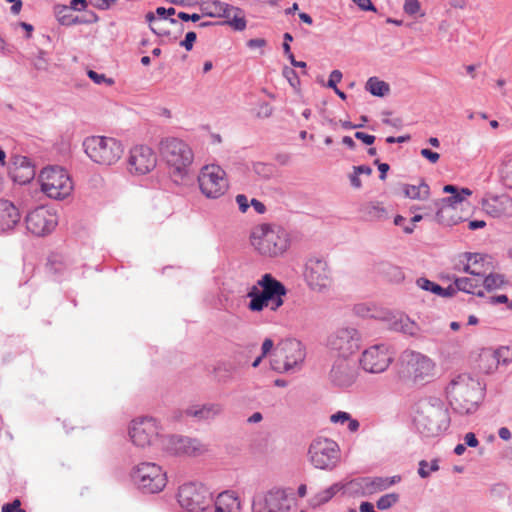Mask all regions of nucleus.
Wrapping results in <instances>:
<instances>
[{"instance_id":"1","label":"nucleus","mask_w":512,"mask_h":512,"mask_svg":"<svg viewBox=\"0 0 512 512\" xmlns=\"http://www.w3.org/2000/svg\"><path fill=\"white\" fill-rule=\"evenodd\" d=\"M485 384L469 374H460L451 380L446 393L452 409L461 415L474 413L484 397Z\"/></svg>"},{"instance_id":"2","label":"nucleus","mask_w":512,"mask_h":512,"mask_svg":"<svg viewBox=\"0 0 512 512\" xmlns=\"http://www.w3.org/2000/svg\"><path fill=\"white\" fill-rule=\"evenodd\" d=\"M158 150L161 160L168 166L174 181L182 180L193 162L192 149L181 139L167 137L160 141Z\"/></svg>"},{"instance_id":"3","label":"nucleus","mask_w":512,"mask_h":512,"mask_svg":"<svg viewBox=\"0 0 512 512\" xmlns=\"http://www.w3.org/2000/svg\"><path fill=\"white\" fill-rule=\"evenodd\" d=\"M252 245L264 256L282 255L290 244L287 231L276 225L262 224L251 235Z\"/></svg>"},{"instance_id":"4","label":"nucleus","mask_w":512,"mask_h":512,"mask_svg":"<svg viewBox=\"0 0 512 512\" xmlns=\"http://www.w3.org/2000/svg\"><path fill=\"white\" fill-rule=\"evenodd\" d=\"M84 151L95 163L110 166L115 164L123 154V145L112 137L91 136L83 142Z\"/></svg>"},{"instance_id":"5","label":"nucleus","mask_w":512,"mask_h":512,"mask_svg":"<svg viewBox=\"0 0 512 512\" xmlns=\"http://www.w3.org/2000/svg\"><path fill=\"white\" fill-rule=\"evenodd\" d=\"M41 190L49 197L61 200L73 190L72 180L66 170L59 166L45 167L39 174Z\"/></svg>"},{"instance_id":"6","label":"nucleus","mask_w":512,"mask_h":512,"mask_svg":"<svg viewBox=\"0 0 512 512\" xmlns=\"http://www.w3.org/2000/svg\"><path fill=\"white\" fill-rule=\"evenodd\" d=\"M415 422L424 437H437L450 426L449 412L442 405H428L418 412Z\"/></svg>"},{"instance_id":"7","label":"nucleus","mask_w":512,"mask_h":512,"mask_svg":"<svg viewBox=\"0 0 512 512\" xmlns=\"http://www.w3.org/2000/svg\"><path fill=\"white\" fill-rule=\"evenodd\" d=\"M434 363L427 356L415 352L405 351L399 361V377L418 383L433 376Z\"/></svg>"},{"instance_id":"8","label":"nucleus","mask_w":512,"mask_h":512,"mask_svg":"<svg viewBox=\"0 0 512 512\" xmlns=\"http://www.w3.org/2000/svg\"><path fill=\"white\" fill-rule=\"evenodd\" d=\"M131 478L138 489L145 494L159 493L167 484L166 473L153 462H142L136 465L132 469Z\"/></svg>"},{"instance_id":"9","label":"nucleus","mask_w":512,"mask_h":512,"mask_svg":"<svg viewBox=\"0 0 512 512\" xmlns=\"http://www.w3.org/2000/svg\"><path fill=\"white\" fill-rule=\"evenodd\" d=\"M308 456L315 468L331 471L340 460V449L334 440L318 437L310 444Z\"/></svg>"},{"instance_id":"10","label":"nucleus","mask_w":512,"mask_h":512,"mask_svg":"<svg viewBox=\"0 0 512 512\" xmlns=\"http://www.w3.org/2000/svg\"><path fill=\"white\" fill-rule=\"evenodd\" d=\"M304 358L302 343L296 339H286L278 344L275 358L270 361V367L278 373L288 372L303 362Z\"/></svg>"},{"instance_id":"11","label":"nucleus","mask_w":512,"mask_h":512,"mask_svg":"<svg viewBox=\"0 0 512 512\" xmlns=\"http://www.w3.org/2000/svg\"><path fill=\"white\" fill-rule=\"evenodd\" d=\"M178 503L189 512L207 511L213 502L211 492L202 484L186 483L179 487Z\"/></svg>"},{"instance_id":"12","label":"nucleus","mask_w":512,"mask_h":512,"mask_svg":"<svg viewBox=\"0 0 512 512\" xmlns=\"http://www.w3.org/2000/svg\"><path fill=\"white\" fill-rule=\"evenodd\" d=\"M225 172L219 166H205L198 176L201 192L207 198H218L225 193L228 182L224 178Z\"/></svg>"},{"instance_id":"13","label":"nucleus","mask_w":512,"mask_h":512,"mask_svg":"<svg viewBox=\"0 0 512 512\" xmlns=\"http://www.w3.org/2000/svg\"><path fill=\"white\" fill-rule=\"evenodd\" d=\"M293 500L285 489L273 488L254 498L252 512H290Z\"/></svg>"},{"instance_id":"14","label":"nucleus","mask_w":512,"mask_h":512,"mask_svg":"<svg viewBox=\"0 0 512 512\" xmlns=\"http://www.w3.org/2000/svg\"><path fill=\"white\" fill-rule=\"evenodd\" d=\"M263 298L264 304L272 311H277L284 304L287 294L285 285L270 273L264 274L256 283Z\"/></svg>"},{"instance_id":"15","label":"nucleus","mask_w":512,"mask_h":512,"mask_svg":"<svg viewBox=\"0 0 512 512\" xmlns=\"http://www.w3.org/2000/svg\"><path fill=\"white\" fill-rule=\"evenodd\" d=\"M360 334L355 328H342L329 337L328 346L338 358L348 359L360 349Z\"/></svg>"},{"instance_id":"16","label":"nucleus","mask_w":512,"mask_h":512,"mask_svg":"<svg viewBox=\"0 0 512 512\" xmlns=\"http://www.w3.org/2000/svg\"><path fill=\"white\" fill-rule=\"evenodd\" d=\"M159 425L153 417H143L131 422L129 436L134 445L144 448L159 436Z\"/></svg>"},{"instance_id":"17","label":"nucleus","mask_w":512,"mask_h":512,"mask_svg":"<svg viewBox=\"0 0 512 512\" xmlns=\"http://www.w3.org/2000/svg\"><path fill=\"white\" fill-rule=\"evenodd\" d=\"M305 277L311 289L319 292L327 289L332 282L327 262L318 257L310 258L307 261Z\"/></svg>"},{"instance_id":"18","label":"nucleus","mask_w":512,"mask_h":512,"mask_svg":"<svg viewBox=\"0 0 512 512\" xmlns=\"http://www.w3.org/2000/svg\"><path fill=\"white\" fill-rule=\"evenodd\" d=\"M163 447L168 453L176 456H196L205 451L199 440L181 435L165 437Z\"/></svg>"},{"instance_id":"19","label":"nucleus","mask_w":512,"mask_h":512,"mask_svg":"<svg viewBox=\"0 0 512 512\" xmlns=\"http://www.w3.org/2000/svg\"><path fill=\"white\" fill-rule=\"evenodd\" d=\"M156 162L155 153L148 146L139 145L130 150L128 167L131 173L146 174L155 168Z\"/></svg>"},{"instance_id":"20","label":"nucleus","mask_w":512,"mask_h":512,"mask_svg":"<svg viewBox=\"0 0 512 512\" xmlns=\"http://www.w3.org/2000/svg\"><path fill=\"white\" fill-rule=\"evenodd\" d=\"M27 230L35 236H45L51 233L57 222L45 208L38 207L25 217Z\"/></svg>"},{"instance_id":"21","label":"nucleus","mask_w":512,"mask_h":512,"mask_svg":"<svg viewBox=\"0 0 512 512\" xmlns=\"http://www.w3.org/2000/svg\"><path fill=\"white\" fill-rule=\"evenodd\" d=\"M7 170L11 180L20 185L30 183L36 175L35 165L29 157L23 155H13Z\"/></svg>"},{"instance_id":"22","label":"nucleus","mask_w":512,"mask_h":512,"mask_svg":"<svg viewBox=\"0 0 512 512\" xmlns=\"http://www.w3.org/2000/svg\"><path fill=\"white\" fill-rule=\"evenodd\" d=\"M391 360L384 347L377 345L366 349L359 361L365 371L381 373L389 367Z\"/></svg>"},{"instance_id":"23","label":"nucleus","mask_w":512,"mask_h":512,"mask_svg":"<svg viewBox=\"0 0 512 512\" xmlns=\"http://www.w3.org/2000/svg\"><path fill=\"white\" fill-rule=\"evenodd\" d=\"M356 379L354 364L349 359L337 358L329 372V380L336 387H349Z\"/></svg>"},{"instance_id":"24","label":"nucleus","mask_w":512,"mask_h":512,"mask_svg":"<svg viewBox=\"0 0 512 512\" xmlns=\"http://www.w3.org/2000/svg\"><path fill=\"white\" fill-rule=\"evenodd\" d=\"M481 363L491 362L489 366L480 365V370L486 374L493 373L500 364L509 365L512 363V350L507 346H501L496 350L486 349L480 354Z\"/></svg>"},{"instance_id":"25","label":"nucleus","mask_w":512,"mask_h":512,"mask_svg":"<svg viewBox=\"0 0 512 512\" xmlns=\"http://www.w3.org/2000/svg\"><path fill=\"white\" fill-rule=\"evenodd\" d=\"M482 209L493 218L512 216V199L508 195H495L481 201Z\"/></svg>"},{"instance_id":"26","label":"nucleus","mask_w":512,"mask_h":512,"mask_svg":"<svg viewBox=\"0 0 512 512\" xmlns=\"http://www.w3.org/2000/svg\"><path fill=\"white\" fill-rule=\"evenodd\" d=\"M20 219L19 209L9 200L0 199V232L13 229Z\"/></svg>"},{"instance_id":"27","label":"nucleus","mask_w":512,"mask_h":512,"mask_svg":"<svg viewBox=\"0 0 512 512\" xmlns=\"http://www.w3.org/2000/svg\"><path fill=\"white\" fill-rule=\"evenodd\" d=\"M213 512H238L241 508L240 501L233 491H224L213 499L210 506Z\"/></svg>"},{"instance_id":"28","label":"nucleus","mask_w":512,"mask_h":512,"mask_svg":"<svg viewBox=\"0 0 512 512\" xmlns=\"http://www.w3.org/2000/svg\"><path fill=\"white\" fill-rule=\"evenodd\" d=\"M223 411V406L219 403H207L201 406H191L184 411L188 417H194L198 420H209L219 415Z\"/></svg>"},{"instance_id":"29","label":"nucleus","mask_w":512,"mask_h":512,"mask_svg":"<svg viewBox=\"0 0 512 512\" xmlns=\"http://www.w3.org/2000/svg\"><path fill=\"white\" fill-rule=\"evenodd\" d=\"M358 211L361 219L368 222L381 221L388 217L385 207L379 202L363 203Z\"/></svg>"},{"instance_id":"30","label":"nucleus","mask_w":512,"mask_h":512,"mask_svg":"<svg viewBox=\"0 0 512 512\" xmlns=\"http://www.w3.org/2000/svg\"><path fill=\"white\" fill-rule=\"evenodd\" d=\"M376 272L390 282L399 283L404 279L402 269L389 262H380L376 265Z\"/></svg>"},{"instance_id":"31","label":"nucleus","mask_w":512,"mask_h":512,"mask_svg":"<svg viewBox=\"0 0 512 512\" xmlns=\"http://www.w3.org/2000/svg\"><path fill=\"white\" fill-rule=\"evenodd\" d=\"M454 285L458 291H462L468 294L475 295L477 297H484L485 293L483 290L476 291L475 289L481 286V280L468 278V277H454Z\"/></svg>"},{"instance_id":"32","label":"nucleus","mask_w":512,"mask_h":512,"mask_svg":"<svg viewBox=\"0 0 512 512\" xmlns=\"http://www.w3.org/2000/svg\"><path fill=\"white\" fill-rule=\"evenodd\" d=\"M455 207H439L436 211L434 219L441 225L453 226L466 219L455 215Z\"/></svg>"},{"instance_id":"33","label":"nucleus","mask_w":512,"mask_h":512,"mask_svg":"<svg viewBox=\"0 0 512 512\" xmlns=\"http://www.w3.org/2000/svg\"><path fill=\"white\" fill-rule=\"evenodd\" d=\"M365 89L373 96L384 97L390 92V86L387 82L380 80L378 77H370L365 85Z\"/></svg>"},{"instance_id":"34","label":"nucleus","mask_w":512,"mask_h":512,"mask_svg":"<svg viewBox=\"0 0 512 512\" xmlns=\"http://www.w3.org/2000/svg\"><path fill=\"white\" fill-rule=\"evenodd\" d=\"M246 297L250 299L249 303L247 304V308L251 312H261L266 308L263 298L259 292L258 285L255 284L251 286L248 289Z\"/></svg>"},{"instance_id":"35","label":"nucleus","mask_w":512,"mask_h":512,"mask_svg":"<svg viewBox=\"0 0 512 512\" xmlns=\"http://www.w3.org/2000/svg\"><path fill=\"white\" fill-rule=\"evenodd\" d=\"M232 11L234 12L233 17L230 16L229 19L221 22L220 24H227L236 31H243L246 28L244 11L241 8L235 6H233Z\"/></svg>"},{"instance_id":"36","label":"nucleus","mask_w":512,"mask_h":512,"mask_svg":"<svg viewBox=\"0 0 512 512\" xmlns=\"http://www.w3.org/2000/svg\"><path fill=\"white\" fill-rule=\"evenodd\" d=\"M73 10L66 5H56L54 7V13L61 25L71 26L74 25L75 15L72 12Z\"/></svg>"},{"instance_id":"37","label":"nucleus","mask_w":512,"mask_h":512,"mask_svg":"<svg viewBox=\"0 0 512 512\" xmlns=\"http://www.w3.org/2000/svg\"><path fill=\"white\" fill-rule=\"evenodd\" d=\"M208 4L214 7L215 13H203L204 16L209 17H221L225 19H229L230 13L232 12L233 6L222 2L220 0H211L207 2Z\"/></svg>"},{"instance_id":"38","label":"nucleus","mask_w":512,"mask_h":512,"mask_svg":"<svg viewBox=\"0 0 512 512\" xmlns=\"http://www.w3.org/2000/svg\"><path fill=\"white\" fill-rule=\"evenodd\" d=\"M480 277L483 278L482 285L489 292L501 288L505 284L504 275L502 274L490 273Z\"/></svg>"},{"instance_id":"39","label":"nucleus","mask_w":512,"mask_h":512,"mask_svg":"<svg viewBox=\"0 0 512 512\" xmlns=\"http://www.w3.org/2000/svg\"><path fill=\"white\" fill-rule=\"evenodd\" d=\"M395 330L401 331L402 333L416 337L418 336L419 327L418 325L411 321L409 318L400 319L399 322L394 323Z\"/></svg>"},{"instance_id":"40","label":"nucleus","mask_w":512,"mask_h":512,"mask_svg":"<svg viewBox=\"0 0 512 512\" xmlns=\"http://www.w3.org/2000/svg\"><path fill=\"white\" fill-rule=\"evenodd\" d=\"M46 269L51 274H61L65 269V264L63 262L62 256L59 254H51L48 257Z\"/></svg>"},{"instance_id":"41","label":"nucleus","mask_w":512,"mask_h":512,"mask_svg":"<svg viewBox=\"0 0 512 512\" xmlns=\"http://www.w3.org/2000/svg\"><path fill=\"white\" fill-rule=\"evenodd\" d=\"M500 175L504 185L512 189V155L508 156L502 163Z\"/></svg>"},{"instance_id":"42","label":"nucleus","mask_w":512,"mask_h":512,"mask_svg":"<svg viewBox=\"0 0 512 512\" xmlns=\"http://www.w3.org/2000/svg\"><path fill=\"white\" fill-rule=\"evenodd\" d=\"M439 460L433 459L430 463L426 460H421L419 462L418 474L421 478L426 479L430 477L432 472H436L439 470Z\"/></svg>"},{"instance_id":"43","label":"nucleus","mask_w":512,"mask_h":512,"mask_svg":"<svg viewBox=\"0 0 512 512\" xmlns=\"http://www.w3.org/2000/svg\"><path fill=\"white\" fill-rule=\"evenodd\" d=\"M365 487L370 493L388 489L385 477L365 478Z\"/></svg>"},{"instance_id":"44","label":"nucleus","mask_w":512,"mask_h":512,"mask_svg":"<svg viewBox=\"0 0 512 512\" xmlns=\"http://www.w3.org/2000/svg\"><path fill=\"white\" fill-rule=\"evenodd\" d=\"M399 501V494L389 493L381 496L376 503L379 510H387Z\"/></svg>"},{"instance_id":"45","label":"nucleus","mask_w":512,"mask_h":512,"mask_svg":"<svg viewBox=\"0 0 512 512\" xmlns=\"http://www.w3.org/2000/svg\"><path fill=\"white\" fill-rule=\"evenodd\" d=\"M146 21L149 23L150 29L153 33L158 36H168L170 32L158 25L159 20L155 16L154 12H148L145 16Z\"/></svg>"},{"instance_id":"46","label":"nucleus","mask_w":512,"mask_h":512,"mask_svg":"<svg viewBox=\"0 0 512 512\" xmlns=\"http://www.w3.org/2000/svg\"><path fill=\"white\" fill-rule=\"evenodd\" d=\"M466 261L471 263L472 268H480L484 266L485 261L487 260L488 256L481 254V253H470L465 252L462 255Z\"/></svg>"},{"instance_id":"47","label":"nucleus","mask_w":512,"mask_h":512,"mask_svg":"<svg viewBox=\"0 0 512 512\" xmlns=\"http://www.w3.org/2000/svg\"><path fill=\"white\" fill-rule=\"evenodd\" d=\"M416 284L419 288L429 291L435 295L438 294L439 291H442V286L438 283L433 282L425 277H420L416 280Z\"/></svg>"},{"instance_id":"48","label":"nucleus","mask_w":512,"mask_h":512,"mask_svg":"<svg viewBox=\"0 0 512 512\" xmlns=\"http://www.w3.org/2000/svg\"><path fill=\"white\" fill-rule=\"evenodd\" d=\"M282 75L284 76V78L289 82V84L293 88L296 89L299 87L300 79H299L298 73L293 68H291L289 66H284V68L282 70Z\"/></svg>"},{"instance_id":"49","label":"nucleus","mask_w":512,"mask_h":512,"mask_svg":"<svg viewBox=\"0 0 512 512\" xmlns=\"http://www.w3.org/2000/svg\"><path fill=\"white\" fill-rule=\"evenodd\" d=\"M462 203V197L457 194H451L448 197L442 198L435 202V207H455L456 204Z\"/></svg>"},{"instance_id":"50","label":"nucleus","mask_w":512,"mask_h":512,"mask_svg":"<svg viewBox=\"0 0 512 512\" xmlns=\"http://www.w3.org/2000/svg\"><path fill=\"white\" fill-rule=\"evenodd\" d=\"M99 20L98 15L92 11H85V13L81 16L75 15V22L74 25L78 24H92L96 23Z\"/></svg>"},{"instance_id":"51","label":"nucleus","mask_w":512,"mask_h":512,"mask_svg":"<svg viewBox=\"0 0 512 512\" xmlns=\"http://www.w3.org/2000/svg\"><path fill=\"white\" fill-rule=\"evenodd\" d=\"M87 75L96 84L106 83L108 86L114 84V80L112 78H107L105 74L97 73L94 70L89 69L87 71Z\"/></svg>"},{"instance_id":"52","label":"nucleus","mask_w":512,"mask_h":512,"mask_svg":"<svg viewBox=\"0 0 512 512\" xmlns=\"http://www.w3.org/2000/svg\"><path fill=\"white\" fill-rule=\"evenodd\" d=\"M404 195L410 199L422 200L421 187L405 184L403 188Z\"/></svg>"},{"instance_id":"53","label":"nucleus","mask_w":512,"mask_h":512,"mask_svg":"<svg viewBox=\"0 0 512 512\" xmlns=\"http://www.w3.org/2000/svg\"><path fill=\"white\" fill-rule=\"evenodd\" d=\"M330 499L331 498L329 496V493L326 492L325 490H323V491L317 493L315 496H313L310 499V505L313 508H316V507H319V506L327 503Z\"/></svg>"},{"instance_id":"54","label":"nucleus","mask_w":512,"mask_h":512,"mask_svg":"<svg viewBox=\"0 0 512 512\" xmlns=\"http://www.w3.org/2000/svg\"><path fill=\"white\" fill-rule=\"evenodd\" d=\"M197 39V34L194 31H189L186 33L185 38L180 41V46L185 48L187 51H191L193 49L194 43Z\"/></svg>"},{"instance_id":"55","label":"nucleus","mask_w":512,"mask_h":512,"mask_svg":"<svg viewBox=\"0 0 512 512\" xmlns=\"http://www.w3.org/2000/svg\"><path fill=\"white\" fill-rule=\"evenodd\" d=\"M175 13H176V10L173 7H169V8L157 7L154 14L158 20H167L171 16H173Z\"/></svg>"},{"instance_id":"56","label":"nucleus","mask_w":512,"mask_h":512,"mask_svg":"<svg viewBox=\"0 0 512 512\" xmlns=\"http://www.w3.org/2000/svg\"><path fill=\"white\" fill-rule=\"evenodd\" d=\"M47 53L44 50H39L38 55L34 61V67L37 70H47L48 62L46 59Z\"/></svg>"},{"instance_id":"57","label":"nucleus","mask_w":512,"mask_h":512,"mask_svg":"<svg viewBox=\"0 0 512 512\" xmlns=\"http://www.w3.org/2000/svg\"><path fill=\"white\" fill-rule=\"evenodd\" d=\"M403 9L406 14L415 15L420 10V3L418 0H405Z\"/></svg>"},{"instance_id":"58","label":"nucleus","mask_w":512,"mask_h":512,"mask_svg":"<svg viewBox=\"0 0 512 512\" xmlns=\"http://www.w3.org/2000/svg\"><path fill=\"white\" fill-rule=\"evenodd\" d=\"M342 72L340 70H333L330 75L326 86L331 89H336L337 84L342 80Z\"/></svg>"},{"instance_id":"59","label":"nucleus","mask_w":512,"mask_h":512,"mask_svg":"<svg viewBox=\"0 0 512 512\" xmlns=\"http://www.w3.org/2000/svg\"><path fill=\"white\" fill-rule=\"evenodd\" d=\"M420 154H421L422 157L427 159L432 164L437 163L439 158H440V154L439 153L434 152V151H432L429 148L421 149Z\"/></svg>"},{"instance_id":"60","label":"nucleus","mask_w":512,"mask_h":512,"mask_svg":"<svg viewBox=\"0 0 512 512\" xmlns=\"http://www.w3.org/2000/svg\"><path fill=\"white\" fill-rule=\"evenodd\" d=\"M357 140H360L363 144L371 146L375 142V136L364 132L357 131L354 134Z\"/></svg>"},{"instance_id":"61","label":"nucleus","mask_w":512,"mask_h":512,"mask_svg":"<svg viewBox=\"0 0 512 512\" xmlns=\"http://www.w3.org/2000/svg\"><path fill=\"white\" fill-rule=\"evenodd\" d=\"M350 414L345 411H338L330 416V421L333 423H345L350 420Z\"/></svg>"},{"instance_id":"62","label":"nucleus","mask_w":512,"mask_h":512,"mask_svg":"<svg viewBox=\"0 0 512 512\" xmlns=\"http://www.w3.org/2000/svg\"><path fill=\"white\" fill-rule=\"evenodd\" d=\"M273 113V107L268 102H263L259 106V110L257 113L258 117L268 118Z\"/></svg>"},{"instance_id":"63","label":"nucleus","mask_w":512,"mask_h":512,"mask_svg":"<svg viewBox=\"0 0 512 512\" xmlns=\"http://www.w3.org/2000/svg\"><path fill=\"white\" fill-rule=\"evenodd\" d=\"M489 302L491 304H507L508 308L512 310V301H509L507 295L505 294L491 296L489 298Z\"/></svg>"},{"instance_id":"64","label":"nucleus","mask_w":512,"mask_h":512,"mask_svg":"<svg viewBox=\"0 0 512 512\" xmlns=\"http://www.w3.org/2000/svg\"><path fill=\"white\" fill-rule=\"evenodd\" d=\"M362 11L376 12V7L371 0H352Z\"/></svg>"}]
</instances>
